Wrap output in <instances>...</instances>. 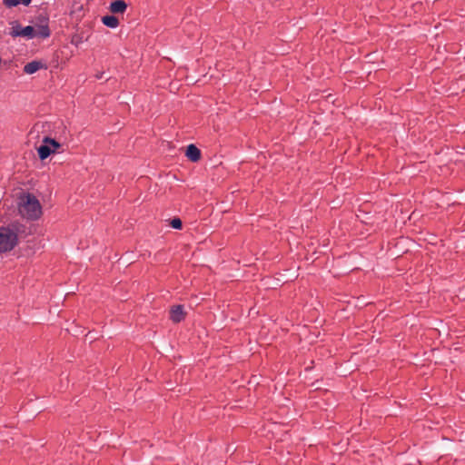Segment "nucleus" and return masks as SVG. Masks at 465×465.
<instances>
[{"label":"nucleus","instance_id":"nucleus-1","mask_svg":"<svg viewBox=\"0 0 465 465\" xmlns=\"http://www.w3.org/2000/svg\"><path fill=\"white\" fill-rule=\"evenodd\" d=\"M18 210L23 217L29 220H37L43 213L39 200L31 193H22L20 195Z\"/></svg>","mask_w":465,"mask_h":465},{"label":"nucleus","instance_id":"nucleus-2","mask_svg":"<svg viewBox=\"0 0 465 465\" xmlns=\"http://www.w3.org/2000/svg\"><path fill=\"white\" fill-rule=\"evenodd\" d=\"M10 35L13 37L20 36L30 40L35 37L46 38L50 35V31L46 25L36 24L23 27L15 22L12 25Z\"/></svg>","mask_w":465,"mask_h":465},{"label":"nucleus","instance_id":"nucleus-3","mask_svg":"<svg viewBox=\"0 0 465 465\" xmlns=\"http://www.w3.org/2000/svg\"><path fill=\"white\" fill-rule=\"evenodd\" d=\"M17 242L16 233L10 228H0V252L12 250Z\"/></svg>","mask_w":465,"mask_h":465},{"label":"nucleus","instance_id":"nucleus-4","mask_svg":"<svg viewBox=\"0 0 465 465\" xmlns=\"http://www.w3.org/2000/svg\"><path fill=\"white\" fill-rule=\"evenodd\" d=\"M61 144L47 136L44 137L43 144L37 147V153L41 160L46 159L51 153H56Z\"/></svg>","mask_w":465,"mask_h":465},{"label":"nucleus","instance_id":"nucleus-5","mask_svg":"<svg viewBox=\"0 0 465 465\" xmlns=\"http://www.w3.org/2000/svg\"><path fill=\"white\" fill-rule=\"evenodd\" d=\"M185 317V312L182 305L173 306L170 311V318L173 322H180Z\"/></svg>","mask_w":465,"mask_h":465},{"label":"nucleus","instance_id":"nucleus-6","mask_svg":"<svg viewBox=\"0 0 465 465\" xmlns=\"http://www.w3.org/2000/svg\"><path fill=\"white\" fill-rule=\"evenodd\" d=\"M44 67L45 64L42 62L32 61L25 65L24 72L27 74H32Z\"/></svg>","mask_w":465,"mask_h":465},{"label":"nucleus","instance_id":"nucleus-7","mask_svg":"<svg viewBox=\"0 0 465 465\" xmlns=\"http://www.w3.org/2000/svg\"><path fill=\"white\" fill-rule=\"evenodd\" d=\"M185 154L192 162H197L201 158V152L194 144L187 147Z\"/></svg>","mask_w":465,"mask_h":465},{"label":"nucleus","instance_id":"nucleus-8","mask_svg":"<svg viewBox=\"0 0 465 465\" xmlns=\"http://www.w3.org/2000/svg\"><path fill=\"white\" fill-rule=\"evenodd\" d=\"M126 4L123 0H116L111 3L110 10L114 14H123L126 10Z\"/></svg>","mask_w":465,"mask_h":465},{"label":"nucleus","instance_id":"nucleus-9","mask_svg":"<svg viewBox=\"0 0 465 465\" xmlns=\"http://www.w3.org/2000/svg\"><path fill=\"white\" fill-rule=\"evenodd\" d=\"M104 25L110 28H115L119 25L118 19L114 15H105L102 18Z\"/></svg>","mask_w":465,"mask_h":465},{"label":"nucleus","instance_id":"nucleus-10","mask_svg":"<svg viewBox=\"0 0 465 465\" xmlns=\"http://www.w3.org/2000/svg\"><path fill=\"white\" fill-rule=\"evenodd\" d=\"M4 4L8 7H14L18 5H28L31 0H3Z\"/></svg>","mask_w":465,"mask_h":465},{"label":"nucleus","instance_id":"nucleus-11","mask_svg":"<svg viewBox=\"0 0 465 465\" xmlns=\"http://www.w3.org/2000/svg\"><path fill=\"white\" fill-rule=\"evenodd\" d=\"M171 226L174 229L182 228V221L178 218H174L171 221Z\"/></svg>","mask_w":465,"mask_h":465},{"label":"nucleus","instance_id":"nucleus-12","mask_svg":"<svg viewBox=\"0 0 465 465\" xmlns=\"http://www.w3.org/2000/svg\"><path fill=\"white\" fill-rule=\"evenodd\" d=\"M37 128H38V125L34 126V129H33V131L31 132V134H32L33 133H35V132L36 131V129H37Z\"/></svg>","mask_w":465,"mask_h":465}]
</instances>
